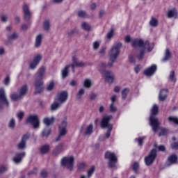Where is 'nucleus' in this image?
<instances>
[{"instance_id": "15", "label": "nucleus", "mask_w": 178, "mask_h": 178, "mask_svg": "<svg viewBox=\"0 0 178 178\" xmlns=\"http://www.w3.org/2000/svg\"><path fill=\"white\" fill-rule=\"evenodd\" d=\"M23 13H24V19L26 22L30 20L31 17V13L30 12V9L29 8V6L26 3L23 6Z\"/></svg>"}, {"instance_id": "33", "label": "nucleus", "mask_w": 178, "mask_h": 178, "mask_svg": "<svg viewBox=\"0 0 178 178\" xmlns=\"http://www.w3.org/2000/svg\"><path fill=\"white\" fill-rule=\"evenodd\" d=\"M60 105H62L60 102H58V103L56 102H54L51 106V111H56L58 108L60 107Z\"/></svg>"}, {"instance_id": "6", "label": "nucleus", "mask_w": 178, "mask_h": 178, "mask_svg": "<svg viewBox=\"0 0 178 178\" xmlns=\"http://www.w3.org/2000/svg\"><path fill=\"white\" fill-rule=\"evenodd\" d=\"M105 159H107L108 161V166L109 168H115L116 166V163L118 162V157L115 153L107 151L104 154Z\"/></svg>"}, {"instance_id": "8", "label": "nucleus", "mask_w": 178, "mask_h": 178, "mask_svg": "<svg viewBox=\"0 0 178 178\" xmlns=\"http://www.w3.org/2000/svg\"><path fill=\"white\" fill-rule=\"evenodd\" d=\"M74 163V158L71 157H64L61 161L62 166H66L67 169L72 170L73 169V165Z\"/></svg>"}, {"instance_id": "37", "label": "nucleus", "mask_w": 178, "mask_h": 178, "mask_svg": "<svg viewBox=\"0 0 178 178\" xmlns=\"http://www.w3.org/2000/svg\"><path fill=\"white\" fill-rule=\"evenodd\" d=\"M138 168H140V164H138V162H134L132 165V170L136 175L138 174Z\"/></svg>"}, {"instance_id": "24", "label": "nucleus", "mask_w": 178, "mask_h": 178, "mask_svg": "<svg viewBox=\"0 0 178 178\" xmlns=\"http://www.w3.org/2000/svg\"><path fill=\"white\" fill-rule=\"evenodd\" d=\"M62 149H63V143H60L56 147L53 151V155H58L62 152Z\"/></svg>"}, {"instance_id": "31", "label": "nucleus", "mask_w": 178, "mask_h": 178, "mask_svg": "<svg viewBox=\"0 0 178 178\" xmlns=\"http://www.w3.org/2000/svg\"><path fill=\"white\" fill-rule=\"evenodd\" d=\"M158 19L152 17L150 21H149V24L152 27H158Z\"/></svg>"}, {"instance_id": "40", "label": "nucleus", "mask_w": 178, "mask_h": 178, "mask_svg": "<svg viewBox=\"0 0 178 178\" xmlns=\"http://www.w3.org/2000/svg\"><path fill=\"white\" fill-rule=\"evenodd\" d=\"M144 140H145V137H139L138 138L135 139V140L138 142L139 147H143Z\"/></svg>"}, {"instance_id": "28", "label": "nucleus", "mask_w": 178, "mask_h": 178, "mask_svg": "<svg viewBox=\"0 0 178 178\" xmlns=\"http://www.w3.org/2000/svg\"><path fill=\"white\" fill-rule=\"evenodd\" d=\"M177 159L178 158L176 154H172L168 157V161L170 163L173 164L177 163Z\"/></svg>"}, {"instance_id": "55", "label": "nucleus", "mask_w": 178, "mask_h": 178, "mask_svg": "<svg viewBox=\"0 0 178 178\" xmlns=\"http://www.w3.org/2000/svg\"><path fill=\"white\" fill-rule=\"evenodd\" d=\"M158 149L161 152H165L166 151V147H165L164 145H161L158 147Z\"/></svg>"}, {"instance_id": "60", "label": "nucleus", "mask_w": 178, "mask_h": 178, "mask_svg": "<svg viewBox=\"0 0 178 178\" xmlns=\"http://www.w3.org/2000/svg\"><path fill=\"white\" fill-rule=\"evenodd\" d=\"M98 48H99V42H95L93 43V49H98Z\"/></svg>"}, {"instance_id": "59", "label": "nucleus", "mask_w": 178, "mask_h": 178, "mask_svg": "<svg viewBox=\"0 0 178 178\" xmlns=\"http://www.w3.org/2000/svg\"><path fill=\"white\" fill-rule=\"evenodd\" d=\"M24 117V112H20L17 114V118L19 120H22L23 118Z\"/></svg>"}, {"instance_id": "30", "label": "nucleus", "mask_w": 178, "mask_h": 178, "mask_svg": "<svg viewBox=\"0 0 178 178\" xmlns=\"http://www.w3.org/2000/svg\"><path fill=\"white\" fill-rule=\"evenodd\" d=\"M26 94H27V85H24L19 90V95L23 97Z\"/></svg>"}, {"instance_id": "44", "label": "nucleus", "mask_w": 178, "mask_h": 178, "mask_svg": "<svg viewBox=\"0 0 178 178\" xmlns=\"http://www.w3.org/2000/svg\"><path fill=\"white\" fill-rule=\"evenodd\" d=\"M77 166L78 170H84L87 168V164L86 163H79Z\"/></svg>"}, {"instance_id": "41", "label": "nucleus", "mask_w": 178, "mask_h": 178, "mask_svg": "<svg viewBox=\"0 0 178 178\" xmlns=\"http://www.w3.org/2000/svg\"><path fill=\"white\" fill-rule=\"evenodd\" d=\"M168 121L173 122L175 124H177V126H178V118L170 116L168 117Z\"/></svg>"}, {"instance_id": "62", "label": "nucleus", "mask_w": 178, "mask_h": 178, "mask_svg": "<svg viewBox=\"0 0 178 178\" xmlns=\"http://www.w3.org/2000/svg\"><path fill=\"white\" fill-rule=\"evenodd\" d=\"M27 29H29V26H27V24H22L21 29L23 30V31H26V30H27Z\"/></svg>"}, {"instance_id": "63", "label": "nucleus", "mask_w": 178, "mask_h": 178, "mask_svg": "<svg viewBox=\"0 0 178 178\" xmlns=\"http://www.w3.org/2000/svg\"><path fill=\"white\" fill-rule=\"evenodd\" d=\"M125 42H131V37L130 35H127L124 39Z\"/></svg>"}, {"instance_id": "9", "label": "nucleus", "mask_w": 178, "mask_h": 178, "mask_svg": "<svg viewBox=\"0 0 178 178\" xmlns=\"http://www.w3.org/2000/svg\"><path fill=\"white\" fill-rule=\"evenodd\" d=\"M26 123H30L33 126V129H38L40 127V120L38 115H29L26 120Z\"/></svg>"}, {"instance_id": "25", "label": "nucleus", "mask_w": 178, "mask_h": 178, "mask_svg": "<svg viewBox=\"0 0 178 178\" xmlns=\"http://www.w3.org/2000/svg\"><path fill=\"white\" fill-rule=\"evenodd\" d=\"M55 122V118L54 117L49 118H44L43 120V123L46 124V126H51L52 123Z\"/></svg>"}, {"instance_id": "12", "label": "nucleus", "mask_w": 178, "mask_h": 178, "mask_svg": "<svg viewBox=\"0 0 178 178\" xmlns=\"http://www.w3.org/2000/svg\"><path fill=\"white\" fill-rule=\"evenodd\" d=\"M29 138H30V134H26L22 136L21 142L17 145L18 149H24L26 148V143H27Z\"/></svg>"}, {"instance_id": "53", "label": "nucleus", "mask_w": 178, "mask_h": 178, "mask_svg": "<svg viewBox=\"0 0 178 178\" xmlns=\"http://www.w3.org/2000/svg\"><path fill=\"white\" fill-rule=\"evenodd\" d=\"M171 148L172 149H175V151H177L178 149V142H174L171 144Z\"/></svg>"}, {"instance_id": "48", "label": "nucleus", "mask_w": 178, "mask_h": 178, "mask_svg": "<svg viewBox=\"0 0 178 178\" xmlns=\"http://www.w3.org/2000/svg\"><path fill=\"white\" fill-rule=\"evenodd\" d=\"M113 35H114V31H113V29H111V31L107 33L108 40H112V38H113Z\"/></svg>"}, {"instance_id": "34", "label": "nucleus", "mask_w": 178, "mask_h": 178, "mask_svg": "<svg viewBox=\"0 0 178 178\" xmlns=\"http://www.w3.org/2000/svg\"><path fill=\"white\" fill-rule=\"evenodd\" d=\"M84 134L85 136H90V134H92V124H90L87 127Z\"/></svg>"}, {"instance_id": "23", "label": "nucleus", "mask_w": 178, "mask_h": 178, "mask_svg": "<svg viewBox=\"0 0 178 178\" xmlns=\"http://www.w3.org/2000/svg\"><path fill=\"white\" fill-rule=\"evenodd\" d=\"M69 69H70V65H66L61 71L62 79H66L69 76Z\"/></svg>"}, {"instance_id": "2", "label": "nucleus", "mask_w": 178, "mask_h": 178, "mask_svg": "<svg viewBox=\"0 0 178 178\" xmlns=\"http://www.w3.org/2000/svg\"><path fill=\"white\" fill-rule=\"evenodd\" d=\"M44 74H45V67H41L38 70V75L35 81V95H37V94H41V92H42V90H44V82L42 81Z\"/></svg>"}, {"instance_id": "5", "label": "nucleus", "mask_w": 178, "mask_h": 178, "mask_svg": "<svg viewBox=\"0 0 178 178\" xmlns=\"http://www.w3.org/2000/svg\"><path fill=\"white\" fill-rule=\"evenodd\" d=\"M132 47L134 48H137V47L139 48H145V47H147L148 52H152L153 49V48L151 47V43H149L148 40L144 42L142 39L134 40L132 42Z\"/></svg>"}, {"instance_id": "13", "label": "nucleus", "mask_w": 178, "mask_h": 178, "mask_svg": "<svg viewBox=\"0 0 178 178\" xmlns=\"http://www.w3.org/2000/svg\"><path fill=\"white\" fill-rule=\"evenodd\" d=\"M73 63L70 65L72 69L73 73H74V67H81L86 65V63L83 62H77V58L76 56L72 57Z\"/></svg>"}, {"instance_id": "51", "label": "nucleus", "mask_w": 178, "mask_h": 178, "mask_svg": "<svg viewBox=\"0 0 178 178\" xmlns=\"http://www.w3.org/2000/svg\"><path fill=\"white\" fill-rule=\"evenodd\" d=\"M117 111H118V108H116L115 106V104H111V105H110V112H111L112 113H115V112H117Z\"/></svg>"}, {"instance_id": "4", "label": "nucleus", "mask_w": 178, "mask_h": 178, "mask_svg": "<svg viewBox=\"0 0 178 178\" xmlns=\"http://www.w3.org/2000/svg\"><path fill=\"white\" fill-rule=\"evenodd\" d=\"M113 117L112 115L104 116L102 118L100 126L102 129H107V131L106 133V137L109 138L111 137V133H112V130L113 129V125L110 124L109 122L112 120Z\"/></svg>"}, {"instance_id": "35", "label": "nucleus", "mask_w": 178, "mask_h": 178, "mask_svg": "<svg viewBox=\"0 0 178 178\" xmlns=\"http://www.w3.org/2000/svg\"><path fill=\"white\" fill-rule=\"evenodd\" d=\"M51 134V129L45 128L42 132V137L48 138V136Z\"/></svg>"}, {"instance_id": "54", "label": "nucleus", "mask_w": 178, "mask_h": 178, "mask_svg": "<svg viewBox=\"0 0 178 178\" xmlns=\"http://www.w3.org/2000/svg\"><path fill=\"white\" fill-rule=\"evenodd\" d=\"M8 170V167L6 165L0 166V175L1 173H5Z\"/></svg>"}, {"instance_id": "27", "label": "nucleus", "mask_w": 178, "mask_h": 178, "mask_svg": "<svg viewBox=\"0 0 178 178\" xmlns=\"http://www.w3.org/2000/svg\"><path fill=\"white\" fill-rule=\"evenodd\" d=\"M10 98L12 99V101L16 102V101H19V99H22L23 97H22V95H20V93H13L10 95Z\"/></svg>"}, {"instance_id": "52", "label": "nucleus", "mask_w": 178, "mask_h": 178, "mask_svg": "<svg viewBox=\"0 0 178 178\" xmlns=\"http://www.w3.org/2000/svg\"><path fill=\"white\" fill-rule=\"evenodd\" d=\"M15 124H16V122H15V118H12L8 124L9 127L10 129H15Z\"/></svg>"}, {"instance_id": "50", "label": "nucleus", "mask_w": 178, "mask_h": 178, "mask_svg": "<svg viewBox=\"0 0 178 178\" xmlns=\"http://www.w3.org/2000/svg\"><path fill=\"white\" fill-rule=\"evenodd\" d=\"M170 80L173 81V83H176V79L175 78V71H171L169 76Z\"/></svg>"}, {"instance_id": "32", "label": "nucleus", "mask_w": 178, "mask_h": 178, "mask_svg": "<svg viewBox=\"0 0 178 178\" xmlns=\"http://www.w3.org/2000/svg\"><path fill=\"white\" fill-rule=\"evenodd\" d=\"M145 55V47H143V49H140V53L137 56L138 60H143Z\"/></svg>"}, {"instance_id": "26", "label": "nucleus", "mask_w": 178, "mask_h": 178, "mask_svg": "<svg viewBox=\"0 0 178 178\" xmlns=\"http://www.w3.org/2000/svg\"><path fill=\"white\" fill-rule=\"evenodd\" d=\"M49 149V145L45 144L40 147V154H48Z\"/></svg>"}, {"instance_id": "58", "label": "nucleus", "mask_w": 178, "mask_h": 178, "mask_svg": "<svg viewBox=\"0 0 178 178\" xmlns=\"http://www.w3.org/2000/svg\"><path fill=\"white\" fill-rule=\"evenodd\" d=\"M83 94H84V89L81 88L79 90V91L77 94V97H78L79 99H80V98H81V97H80V95H83Z\"/></svg>"}, {"instance_id": "3", "label": "nucleus", "mask_w": 178, "mask_h": 178, "mask_svg": "<svg viewBox=\"0 0 178 178\" xmlns=\"http://www.w3.org/2000/svg\"><path fill=\"white\" fill-rule=\"evenodd\" d=\"M158 106L156 104H154L152 109V115L149 118L150 126H152V130L153 131H154V133H156V131H158V130L159 129V121L158 120V118H155L154 117L158 115Z\"/></svg>"}, {"instance_id": "43", "label": "nucleus", "mask_w": 178, "mask_h": 178, "mask_svg": "<svg viewBox=\"0 0 178 178\" xmlns=\"http://www.w3.org/2000/svg\"><path fill=\"white\" fill-rule=\"evenodd\" d=\"M55 87V82L51 81L49 84L47 86V91H52Z\"/></svg>"}, {"instance_id": "19", "label": "nucleus", "mask_w": 178, "mask_h": 178, "mask_svg": "<svg viewBox=\"0 0 178 178\" xmlns=\"http://www.w3.org/2000/svg\"><path fill=\"white\" fill-rule=\"evenodd\" d=\"M172 59V51H170V49L167 48L164 53V57L162 59V62H168V60H170Z\"/></svg>"}, {"instance_id": "47", "label": "nucleus", "mask_w": 178, "mask_h": 178, "mask_svg": "<svg viewBox=\"0 0 178 178\" xmlns=\"http://www.w3.org/2000/svg\"><path fill=\"white\" fill-rule=\"evenodd\" d=\"M83 86L86 88H90V87H91V80L88 79H86L84 81Z\"/></svg>"}, {"instance_id": "14", "label": "nucleus", "mask_w": 178, "mask_h": 178, "mask_svg": "<svg viewBox=\"0 0 178 178\" xmlns=\"http://www.w3.org/2000/svg\"><path fill=\"white\" fill-rule=\"evenodd\" d=\"M104 74L105 81L109 83H113V80H115V75L113 74V73H112V72L104 71Z\"/></svg>"}, {"instance_id": "17", "label": "nucleus", "mask_w": 178, "mask_h": 178, "mask_svg": "<svg viewBox=\"0 0 178 178\" xmlns=\"http://www.w3.org/2000/svg\"><path fill=\"white\" fill-rule=\"evenodd\" d=\"M156 65H152L144 71V74H145V76H152L155 74V72H156Z\"/></svg>"}, {"instance_id": "57", "label": "nucleus", "mask_w": 178, "mask_h": 178, "mask_svg": "<svg viewBox=\"0 0 178 178\" xmlns=\"http://www.w3.org/2000/svg\"><path fill=\"white\" fill-rule=\"evenodd\" d=\"M40 176H41V177L45 178V177H47V176H48V172L45 170H42L40 172Z\"/></svg>"}, {"instance_id": "46", "label": "nucleus", "mask_w": 178, "mask_h": 178, "mask_svg": "<svg viewBox=\"0 0 178 178\" xmlns=\"http://www.w3.org/2000/svg\"><path fill=\"white\" fill-rule=\"evenodd\" d=\"M168 129L162 128L159 133V137H162V136H166L168 134Z\"/></svg>"}, {"instance_id": "21", "label": "nucleus", "mask_w": 178, "mask_h": 178, "mask_svg": "<svg viewBox=\"0 0 178 178\" xmlns=\"http://www.w3.org/2000/svg\"><path fill=\"white\" fill-rule=\"evenodd\" d=\"M166 15L168 19H172V17H176L177 16V9H176V8H174L172 9L168 10Z\"/></svg>"}, {"instance_id": "39", "label": "nucleus", "mask_w": 178, "mask_h": 178, "mask_svg": "<svg viewBox=\"0 0 178 178\" xmlns=\"http://www.w3.org/2000/svg\"><path fill=\"white\" fill-rule=\"evenodd\" d=\"M81 27L83 30H86V31H90V30H91V26L90 24H87V22H83Z\"/></svg>"}, {"instance_id": "18", "label": "nucleus", "mask_w": 178, "mask_h": 178, "mask_svg": "<svg viewBox=\"0 0 178 178\" xmlns=\"http://www.w3.org/2000/svg\"><path fill=\"white\" fill-rule=\"evenodd\" d=\"M66 127H67V122L66 121H63L61 124L59 126L60 136H66V134L67 133Z\"/></svg>"}, {"instance_id": "1", "label": "nucleus", "mask_w": 178, "mask_h": 178, "mask_svg": "<svg viewBox=\"0 0 178 178\" xmlns=\"http://www.w3.org/2000/svg\"><path fill=\"white\" fill-rule=\"evenodd\" d=\"M122 43L118 42L112 47L109 53L111 63H108V64L102 63L101 67H102V69H105L106 67H112V66H113V63L116 59H118V56H119V54H120V48H122Z\"/></svg>"}, {"instance_id": "56", "label": "nucleus", "mask_w": 178, "mask_h": 178, "mask_svg": "<svg viewBox=\"0 0 178 178\" xmlns=\"http://www.w3.org/2000/svg\"><path fill=\"white\" fill-rule=\"evenodd\" d=\"M10 83V78H9V76H6L4 79L5 86H9Z\"/></svg>"}, {"instance_id": "36", "label": "nucleus", "mask_w": 178, "mask_h": 178, "mask_svg": "<svg viewBox=\"0 0 178 178\" xmlns=\"http://www.w3.org/2000/svg\"><path fill=\"white\" fill-rule=\"evenodd\" d=\"M17 38V33H14L8 36V40L6 41V45H9V42L10 40H16Z\"/></svg>"}, {"instance_id": "49", "label": "nucleus", "mask_w": 178, "mask_h": 178, "mask_svg": "<svg viewBox=\"0 0 178 178\" xmlns=\"http://www.w3.org/2000/svg\"><path fill=\"white\" fill-rule=\"evenodd\" d=\"M95 172V167L92 165L90 169L88 171V177H91L92 176V173Z\"/></svg>"}, {"instance_id": "38", "label": "nucleus", "mask_w": 178, "mask_h": 178, "mask_svg": "<svg viewBox=\"0 0 178 178\" xmlns=\"http://www.w3.org/2000/svg\"><path fill=\"white\" fill-rule=\"evenodd\" d=\"M129 88H124L122 91V99H126L127 98V95L129 92Z\"/></svg>"}, {"instance_id": "7", "label": "nucleus", "mask_w": 178, "mask_h": 178, "mask_svg": "<svg viewBox=\"0 0 178 178\" xmlns=\"http://www.w3.org/2000/svg\"><path fill=\"white\" fill-rule=\"evenodd\" d=\"M156 156H158V153L156 152V149H152L149 155L145 157V163L147 166H151L154 162H155V159H156Z\"/></svg>"}, {"instance_id": "64", "label": "nucleus", "mask_w": 178, "mask_h": 178, "mask_svg": "<svg viewBox=\"0 0 178 178\" xmlns=\"http://www.w3.org/2000/svg\"><path fill=\"white\" fill-rule=\"evenodd\" d=\"M95 98H97V94L95 93H92L90 96V101H94V99H95Z\"/></svg>"}, {"instance_id": "45", "label": "nucleus", "mask_w": 178, "mask_h": 178, "mask_svg": "<svg viewBox=\"0 0 178 178\" xmlns=\"http://www.w3.org/2000/svg\"><path fill=\"white\" fill-rule=\"evenodd\" d=\"M78 16L79 17H83V18H87L88 17V15H87V13L83 10H81L78 13Z\"/></svg>"}, {"instance_id": "61", "label": "nucleus", "mask_w": 178, "mask_h": 178, "mask_svg": "<svg viewBox=\"0 0 178 178\" xmlns=\"http://www.w3.org/2000/svg\"><path fill=\"white\" fill-rule=\"evenodd\" d=\"M130 63H136V58L133 56H129Z\"/></svg>"}, {"instance_id": "10", "label": "nucleus", "mask_w": 178, "mask_h": 178, "mask_svg": "<svg viewBox=\"0 0 178 178\" xmlns=\"http://www.w3.org/2000/svg\"><path fill=\"white\" fill-rule=\"evenodd\" d=\"M3 105H6L7 108L9 107V101H8L6 95H5V89L1 88H0V109L3 108Z\"/></svg>"}, {"instance_id": "20", "label": "nucleus", "mask_w": 178, "mask_h": 178, "mask_svg": "<svg viewBox=\"0 0 178 178\" xmlns=\"http://www.w3.org/2000/svg\"><path fill=\"white\" fill-rule=\"evenodd\" d=\"M26 156L25 152H21L15 154V156L13 158V161L15 163H19L22 162V159Z\"/></svg>"}, {"instance_id": "11", "label": "nucleus", "mask_w": 178, "mask_h": 178, "mask_svg": "<svg viewBox=\"0 0 178 178\" xmlns=\"http://www.w3.org/2000/svg\"><path fill=\"white\" fill-rule=\"evenodd\" d=\"M67 98H69V95L67 91H63L57 95V99L55 101L57 102H60L62 104H65L66 101H67Z\"/></svg>"}, {"instance_id": "22", "label": "nucleus", "mask_w": 178, "mask_h": 178, "mask_svg": "<svg viewBox=\"0 0 178 178\" xmlns=\"http://www.w3.org/2000/svg\"><path fill=\"white\" fill-rule=\"evenodd\" d=\"M168 97V89H162L160 91L159 99V101H165Z\"/></svg>"}, {"instance_id": "16", "label": "nucleus", "mask_w": 178, "mask_h": 178, "mask_svg": "<svg viewBox=\"0 0 178 178\" xmlns=\"http://www.w3.org/2000/svg\"><path fill=\"white\" fill-rule=\"evenodd\" d=\"M42 59V56L41 55H37L33 58V61L30 63L29 67L30 69L34 70L40 63V61Z\"/></svg>"}, {"instance_id": "42", "label": "nucleus", "mask_w": 178, "mask_h": 178, "mask_svg": "<svg viewBox=\"0 0 178 178\" xmlns=\"http://www.w3.org/2000/svg\"><path fill=\"white\" fill-rule=\"evenodd\" d=\"M49 27H51V25L49 24V20H46L43 24V29L46 31H48V30H49Z\"/></svg>"}, {"instance_id": "29", "label": "nucleus", "mask_w": 178, "mask_h": 178, "mask_svg": "<svg viewBox=\"0 0 178 178\" xmlns=\"http://www.w3.org/2000/svg\"><path fill=\"white\" fill-rule=\"evenodd\" d=\"M41 42H42V35L39 34L35 39V46L36 48L41 46Z\"/></svg>"}]
</instances>
